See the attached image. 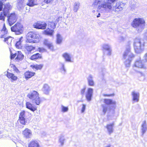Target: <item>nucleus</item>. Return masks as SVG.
<instances>
[{"mask_svg":"<svg viewBox=\"0 0 147 147\" xmlns=\"http://www.w3.org/2000/svg\"><path fill=\"white\" fill-rule=\"evenodd\" d=\"M142 135H143L146 131H147V126H146V122L144 121L142 125Z\"/></svg>","mask_w":147,"mask_h":147,"instance_id":"nucleus-31","label":"nucleus"},{"mask_svg":"<svg viewBox=\"0 0 147 147\" xmlns=\"http://www.w3.org/2000/svg\"><path fill=\"white\" fill-rule=\"evenodd\" d=\"M38 0H28L27 5L30 7H32L38 4Z\"/></svg>","mask_w":147,"mask_h":147,"instance_id":"nucleus-27","label":"nucleus"},{"mask_svg":"<svg viewBox=\"0 0 147 147\" xmlns=\"http://www.w3.org/2000/svg\"><path fill=\"white\" fill-rule=\"evenodd\" d=\"M56 23L55 22V21L49 22L48 23V26L53 29H54L56 27Z\"/></svg>","mask_w":147,"mask_h":147,"instance_id":"nucleus-42","label":"nucleus"},{"mask_svg":"<svg viewBox=\"0 0 147 147\" xmlns=\"http://www.w3.org/2000/svg\"><path fill=\"white\" fill-rule=\"evenodd\" d=\"M104 102L107 105H111L113 107H115L116 104L115 101L111 99H104Z\"/></svg>","mask_w":147,"mask_h":147,"instance_id":"nucleus-22","label":"nucleus"},{"mask_svg":"<svg viewBox=\"0 0 147 147\" xmlns=\"http://www.w3.org/2000/svg\"><path fill=\"white\" fill-rule=\"evenodd\" d=\"M23 37H21L19 39V41H17L16 44L15 45L16 47L18 49H21L22 47L21 43L22 41Z\"/></svg>","mask_w":147,"mask_h":147,"instance_id":"nucleus-36","label":"nucleus"},{"mask_svg":"<svg viewBox=\"0 0 147 147\" xmlns=\"http://www.w3.org/2000/svg\"><path fill=\"white\" fill-rule=\"evenodd\" d=\"M14 70L17 73L20 72L19 70L16 67H15Z\"/></svg>","mask_w":147,"mask_h":147,"instance_id":"nucleus-57","label":"nucleus"},{"mask_svg":"<svg viewBox=\"0 0 147 147\" xmlns=\"http://www.w3.org/2000/svg\"><path fill=\"white\" fill-rule=\"evenodd\" d=\"M69 110L68 107H65L63 105L61 106V111L63 112H67Z\"/></svg>","mask_w":147,"mask_h":147,"instance_id":"nucleus-46","label":"nucleus"},{"mask_svg":"<svg viewBox=\"0 0 147 147\" xmlns=\"http://www.w3.org/2000/svg\"><path fill=\"white\" fill-rule=\"evenodd\" d=\"M59 69L61 72L63 74H65L66 72V69L65 67L64 63H60Z\"/></svg>","mask_w":147,"mask_h":147,"instance_id":"nucleus-34","label":"nucleus"},{"mask_svg":"<svg viewBox=\"0 0 147 147\" xmlns=\"http://www.w3.org/2000/svg\"><path fill=\"white\" fill-rule=\"evenodd\" d=\"M7 16V21L10 26H11L16 21L17 17L15 13H12L8 14Z\"/></svg>","mask_w":147,"mask_h":147,"instance_id":"nucleus-10","label":"nucleus"},{"mask_svg":"<svg viewBox=\"0 0 147 147\" xmlns=\"http://www.w3.org/2000/svg\"><path fill=\"white\" fill-rule=\"evenodd\" d=\"M144 37L145 39L147 40V30L144 33Z\"/></svg>","mask_w":147,"mask_h":147,"instance_id":"nucleus-56","label":"nucleus"},{"mask_svg":"<svg viewBox=\"0 0 147 147\" xmlns=\"http://www.w3.org/2000/svg\"><path fill=\"white\" fill-rule=\"evenodd\" d=\"M139 74H140V75L141 76H144V75L143 74V73H142L140 72L139 73Z\"/></svg>","mask_w":147,"mask_h":147,"instance_id":"nucleus-61","label":"nucleus"},{"mask_svg":"<svg viewBox=\"0 0 147 147\" xmlns=\"http://www.w3.org/2000/svg\"><path fill=\"white\" fill-rule=\"evenodd\" d=\"M3 5V2L0 1V11H1L2 9Z\"/></svg>","mask_w":147,"mask_h":147,"instance_id":"nucleus-55","label":"nucleus"},{"mask_svg":"<svg viewBox=\"0 0 147 147\" xmlns=\"http://www.w3.org/2000/svg\"><path fill=\"white\" fill-rule=\"evenodd\" d=\"M16 56V57L15 58V60L18 62L24 59V55L20 51H18L14 54L11 53V59H13Z\"/></svg>","mask_w":147,"mask_h":147,"instance_id":"nucleus-8","label":"nucleus"},{"mask_svg":"<svg viewBox=\"0 0 147 147\" xmlns=\"http://www.w3.org/2000/svg\"><path fill=\"white\" fill-rule=\"evenodd\" d=\"M0 33L1 34V37L5 38L6 36V35L8 33V31L7 29L5 24L3 25L2 28L1 29Z\"/></svg>","mask_w":147,"mask_h":147,"instance_id":"nucleus-19","label":"nucleus"},{"mask_svg":"<svg viewBox=\"0 0 147 147\" xmlns=\"http://www.w3.org/2000/svg\"><path fill=\"white\" fill-rule=\"evenodd\" d=\"M95 12V10H93L92 11L93 13H94Z\"/></svg>","mask_w":147,"mask_h":147,"instance_id":"nucleus-64","label":"nucleus"},{"mask_svg":"<svg viewBox=\"0 0 147 147\" xmlns=\"http://www.w3.org/2000/svg\"><path fill=\"white\" fill-rule=\"evenodd\" d=\"M35 74V72L29 71H26L24 73V76L26 79L27 80L34 76Z\"/></svg>","mask_w":147,"mask_h":147,"instance_id":"nucleus-28","label":"nucleus"},{"mask_svg":"<svg viewBox=\"0 0 147 147\" xmlns=\"http://www.w3.org/2000/svg\"><path fill=\"white\" fill-rule=\"evenodd\" d=\"M25 112L24 111H22L20 113L19 115L18 121L20 123L23 125H26Z\"/></svg>","mask_w":147,"mask_h":147,"instance_id":"nucleus-14","label":"nucleus"},{"mask_svg":"<svg viewBox=\"0 0 147 147\" xmlns=\"http://www.w3.org/2000/svg\"><path fill=\"white\" fill-rule=\"evenodd\" d=\"M38 50L40 52H42L45 51V49L43 48H38Z\"/></svg>","mask_w":147,"mask_h":147,"instance_id":"nucleus-52","label":"nucleus"},{"mask_svg":"<svg viewBox=\"0 0 147 147\" xmlns=\"http://www.w3.org/2000/svg\"><path fill=\"white\" fill-rule=\"evenodd\" d=\"M114 115L115 113L114 111H113V113L112 115L109 114L108 116V118L109 120H113L115 119V118Z\"/></svg>","mask_w":147,"mask_h":147,"instance_id":"nucleus-47","label":"nucleus"},{"mask_svg":"<svg viewBox=\"0 0 147 147\" xmlns=\"http://www.w3.org/2000/svg\"><path fill=\"white\" fill-rule=\"evenodd\" d=\"M44 44L45 45L47 46L48 49L51 50H53V47L52 44L48 40L45 39L44 41Z\"/></svg>","mask_w":147,"mask_h":147,"instance_id":"nucleus-29","label":"nucleus"},{"mask_svg":"<svg viewBox=\"0 0 147 147\" xmlns=\"http://www.w3.org/2000/svg\"><path fill=\"white\" fill-rule=\"evenodd\" d=\"M24 0H18V7L20 9H22L25 6V4L24 3Z\"/></svg>","mask_w":147,"mask_h":147,"instance_id":"nucleus-30","label":"nucleus"},{"mask_svg":"<svg viewBox=\"0 0 147 147\" xmlns=\"http://www.w3.org/2000/svg\"><path fill=\"white\" fill-rule=\"evenodd\" d=\"M62 38L61 35L59 34L57 35L56 42L57 44H60L62 42Z\"/></svg>","mask_w":147,"mask_h":147,"instance_id":"nucleus-39","label":"nucleus"},{"mask_svg":"<svg viewBox=\"0 0 147 147\" xmlns=\"http://www.w3.org/2000/svg\"><path fill=\"white\" fill-rule=\"evenodd\" d=\"M134 57V54L130 51V47L129 46L128 47L123 55V59H126L124 62V64L126 67H130L132 59Z\"/></svg>","mask_w":147,"mask_h":147,"instance_id":"nucleus-4","label":"nucleus"},{"mask_svg":"<svg viewBox=\"0 0 147 147\" xmlns=\"http://www.w3.org/2000/svg\"><path fill=\"white\" fill-rule=\"evenodd\" d=\"M11 8V6L9 3H8L5 4L3 8V13L5 15V16H7L9 14V13Z\"/></svg>","mask_w":147,"mask_h":147,"instance_id":"nucleus-18","label":"nucleus"},{"mask_svg":"<svg viewBox=\"0 0 147 147\" xmlns=\"http://www.w3.org/2000/svg\"><path fill=\"white\" fill-rule=\"evenodd\" d=\"M95 15L96 16L97 18H98L100 16V13H98L97 15Z\"/></svg>","mask_w":147,"mask_h":147,"instance_id":"nucleus-58","label":"nucleus"},{"mask_svg":"<svg viewBox=\"0 0 147 147\" xmlns=\"http://www.w3.org/2000/svg\"><path fill=\"white\" fill-rule=\"evenodd\" d=\"M88 85L91 86H93L94 85V82L93 80V78L91 75H89L87 78Z\"/></svg>","mask_w":147,"mask_h":147,"instance_id":"nucleus-32","label":"nucleus"},{"mask_svg":"<svg viewBox=\"0 0 147 147\" xmlns=\"http://www.w3.org/2000/svg\"><path fill=\"white\" fill-rule=\"evenodd\" d=\"M27 96L33 103H35L37 105H39L40 100L39 94L37 91L34 90L31 91L28 94Z\"/></svg>","mask_w":147,"mask_h":147,"instance_id":"nucleus-5","label":"nucleus"},{"mask_svg":"<svg viewBox=\"0 0 147 147\" xmlns=\"http://www.w3.org/2000/svg\"><path fill=\"white\" fill-rule=\"evenodd\" d=\"M53 0H44V2L46 3H48L52 1Z\"/></svg>","mask_w":147,"mask_h":147,"instance_id":"nucleus-54","label":"nucleus"},{"mask_svg":"<svg viewBox=\"0 0 147 147\" xmlns=\"http://www.w3.org/2000/svg\"><path fill=\"white\" fill-rule=\"evenodd\" d=\"M102 47L104 54L109 56L111 55V50L110 45L108 44H104L102 45Z\"/></svg>","mask_w":147,"mask_h":147,"instance_id":"nucleus-11","label":"nucleus"},{"mask_svg":"<svg viewBox=\"0 0 147 147\" xmlns=\"http://www.w3.org/2000/svg\"><path fill=\"white\" fill-rule=\"evenodd\" d=\"M86 105L85 104H82V107L81 109V112L82 113H83L86 109Z\"/></svg>","mask_w":147,"mask_h":147,"instance_id":"nucleus-49","label":"nucleus"},{"mask_svg":"<svg viewBox=\"0 0 147 147\" xmlns=\"http://www.w3.org/2000/svg\"><path fill=\"white\" fill-rule=\"evenodd\" d=\"M86 88H84L81 90V93L82 95H84L85 91Z\"/></svg>","mask_w":147,"mask_h":147,"instance_id":"nucleus-50","label":"nucleus"},{"mask_svg":"<svg viewBox=\"0 0 147 147\" xmlns=\"http://www.w3.org/2000/svg\"><path fill=\"white\" fill-rule=\"evenodd\" d=\"M6 76L8 78L11 79V80L16 81L18 79L17 76L7 71L6 74Z\"/></svg>","mask_w":147,"mask_h":147,"instance_id":"nucleus-24","label":"nucleus"},{"mask_svg":"<svg viewBox=\"0 0 147 147\" xmlns=\"http://www.w3.org/2000/svg\"><path fill=\"white\" fill-rule=\"evenodd\" d=\"M6 0H1V1H3V2L4 1H5Z\"/></svg>","mask_w":147,"mask_h":147,"instance_id":"nucleus-63","label":"nucleus"},{"mask_svg":"<svg viewBox=\"0 0 147 147\" xmlns=\"http://www.w3.org/2000/svg\"><path fill=\"white\" fill-rule=\"evenodd\" d=\"M125 6V4L122 2H117L116 6L112 7V10L115 11H119L122 10Z\"/></svg>","mask_w":147,"mask_h":147,"instance_id":"nucleus-12","label":"nucleus"},{"mask_svg":"<svg viewBox=\"0 0 147 147\" xmlns=\"http://www.w3.org/2000/svg\"><path fill=\"white\" fill-rule=\"evenodd\" d=\"M65 140V139L64 136H60L59 142L60 143L61 146H62L64 144Z\"/></svg>","mask_w":147,"mask_h":147,"instance_id":"nucleus-44","label":"nucleus"},{"mask_svg":"<svg viewBox=\"0 0 147 147\" xmlns=\"http://www.w3.org/2000/svg\"><path fill=\"white\" fill-rule=\"evenodd\" d=\"M42 90L45 94H48L51 90V88L48 84H45L43 87Z\"/></svg>","mask_w":147,"mask_h":147,"instance_id":"nucleus-23","label":"nucleus"},{"mask_svg":"<svg viewBox=\"0 0 147 147\" xmlns=\"http://www.w3.org/2000/svg\"><path fill=\"white\" fill-rule=\"evenodd\" d=\"M114 125L115 123L113 122L111 123L107 124L105 126L107 129L108 134L110 135L114 131Z\"/></svg>","mask_w":147,"mask_h":147,"instance_id":"nucleus-15","label":"nucleus"},{"mask_svg":"<svg viewBox=\"0 0 147 147\" xmlns=\"http://www.w3.org/2000/svg\"><path fill=\"white\" fill-rule=\"evenodd\" d=\"M112 95V94H111V95H108V94H103V96H110Z\"/></svg>","mask_w":147,"mask_h":147,"instance_id":"nucleus-60","label":"nucleus"},{"mask_svg":"<svg viewBox=\"0 0 147 147\" xmlns=\"http://www.w3.org/2000/svg\"><path fill=\"white\" fill-rule=\"evenodd\" d=\"M145 22L144 20L141 18L134 19L131 23L132 26L136 29L138 32H141L144 29L145 27Z\"/></svg>","mask_w":147,"mask_h":147,"instance_id":"nucleus-3","label":"nucleus"},{"mask_svg":"<svg viewBox=\"0 0 147 147\" xmlns=\"http://www.w3.org/2000/svg\"><path fill=\"white\" fill-rule=\"evenodd\" d=\"M54 30H51L49 28H47L46 30L44 31V34H45L52 36L53 35Z\"/></svg>","mask_w":147,"mask_h":147,"instance_id":"nucleus-35","label":"nucleus"},{"mask_svg":"<svg viewBox=\"0 0 147 147\" xmlns=\"http://www.w3.org/2000/svg\"><path fill=\"white\" fill-rule=\"evenodd\" d=\"M39 36L38 34L33 32H29L26 35V41L29 43H36L39 41Z\"/></svg>","mask_w":147,"mask_h":147,"instance_id":"nucleus-6","label":"nucleus"},{"mask_svg":"<svg viewBox=\"0 0 147 147\" xmlns=\"http://www.w3.org/2000/svg\"><path fill=\"white\" fill-rule=\"evenodd\" d=\"M119 39L120 41H122L125 40V38L123 36H121L119 38Z\"/></svg>","mask_w":147,"mask_h":147,"instance_id":"nucleus-53","label":"nucleus"},{"mask_svg":"<svg viewBox=\"0 0 147 147\" xmlns=\"http://www.w3.org/2000/svg\"><path fill=\"white\" fill-rule=\"evenodd\" d=\"M102 112L104 115H105L107 112H108L110 110L109 107L106 105H102Z\"/></svg>","mask_w":147,"mask_h":147,"instance_id":"nucleus-37","label":"nucleus"},{"mask_svg":"<svg viewBox=\"0 0 147 147\" xmlns=\"http://www.w3.org/2000/svg\"><path fill=\"white\" fill-rule=\"evenodd\" d=\"M62 56L65 59V61L69 62H72L71 57L69 54L65 53L63 54Z\"/></svg>","mask_w":147,"mask_h":147,"instance_id":"nucleus-26","label":"nucleus"},{"mask_svg":"<svg viewBox=\"0 0 147 147\" xmlns=\"http://www.w3.org/2000/svg\"><path fill=\"white\" fill-rule=\"evenodd\" d=\"M143 59L144 61L147 62V53L144 55L143 56Z\"/></svg>","mask_w":147,"mask_h":147,"instance_id":"nucleus-51","label":"nucleus"},{"mask_svg":"<svg viewBox=\"0 0 147 147\" xmlns=\"http://www.w3.org/2000/svg\"><path fill=\"white\" fill-rule=\"evenodd\" d=\"M133 68L134 70H136V69L146 68V66L144 64L142 63V61L140 58L137 59L135 61L134 64L133 66Z\"/></svg>","mask_w":147,"mask_h":147,"instance_id":"nucleus-9","label":"nucleus"},{"mask_svg":"<svg viewBox=\"0 0 147 147\" xmlns=\"http://www.w3.org/2000/svg\"><path fill=\"white\" fill-rule=\"evenodd\" d=\"M41 56L39 53H37L32 55L30 57V59L32 60H35L41 58Z\"/></svg>","mask_w":147,"mask_h":147,"instance_id":"nucleus-38","label":"nucleus"},{"mask_svg":"<svg viewBox=\"0 0 147 147\" xmlns=\"http://www.w3.org/2000/svg\"><path fill=\"white\" fill-rule=\"evenodd\" d=\"M13 38L11 36H9L5 38L4 41L6 42L8 45L11 44Z\"/></svg>","mask_w":147,"mask_h":147,"instance_id":"nucleus-40","label":"nucleus"},{"mask_svg":"<svg viewBox=\"0 0 147 147\" xmlns=\"http://www.w3.org/2000/svg\"><path fill=\"white\" fill-rule=\"evenodd\" d=\"M47 24L45 22H39L34 24L33 26L34 28L38 29H44L46 27Z\"/></svg>","mask_w":147,"mask_h":147,"instance_id":"nucleus-13","label":"nucleus"},{"mask_svg":"<svg viewBox=\"0 0 147 147\" xmlns=\"http://www.w3.org/2000/svg\"><path fill=\"white\" fill-rule=\"evenodd\" d=\"M145 42L144 40L139 38H136L134 43V47L135 52L137 53H142L144 50Z\"/></svg>","mask_w":147,"mask_h":147,"instance_id":"nucleus-1","label":"nucleus"},{"mask_svg":"<svg viewBox=\"0 0 147 147\" xmlns=\"http://www.w3.org/2000/svg\"><path fill=\"white\" fill-rule=\"evenodd\" d=\"M43 66V65L42 64H40L39 65H33L32 67L36 69L37 70H38L41 69L42 68Z\"/></svg>","mask_w":147,"mask_h":147,"instance_id":"nucleus-45","label":"nucleus"},{"mask_svg":"<svg viewBox=\"0 0 147 147\" xmlns=\"http://www.w3.org/2000/svg\"><path fill=\"white\" fill-rule=\"evenodd\" d=\"M131 8H133L134 9L136 7V6L135 5H134L133 6L131 5Z\"/></svg>","mask_w":147,"mask_h":147,"instance_id":"nucleus-59","label":"nucleus"},{"mask_svg":"<svg viewBox=\"0 0 147 147\" xmlns=\"http://www.w3.org/2000/svg\"><path fill=\"white\" fill-rule=\"evenodd\" d=\"M28 147H41L37 140H32L28 144Z\"/></svg>","mask_w":147,"mask_h":147,"instance_id":"nucleus-21","label":"nucleus"},{"mask_svg":"<svg viewBox=\"0 0 147 147\" xmlns=\"http://www.w3.org/2000/svg\"><path fill=\"white\" fill-rule=\"evenodd\" d=\"M107 1H106L107 3H108L111 6V8L109 10H107V12H110L112 10V7L111 5V4L117 1L118 0H107Z\"/></svg>","mask_w":147,"mask_h":147,"instance_id":"nucleus-41","label":"nucleus"},{"mask_svg":"<svg viewBox=\"0 0 147 147\" xmlns=\"http://www.w3.org/2000/svg\"><path fill=\"white\" fill-rule=\"evenodd\" d=\"M24 137L26 138H30L32 135L31 131L28 128H26L22 132Z\"/></svg>","mask_w":147,"mask_h":147,"instance_id":"nucleus-17","label":"nucleus"},{"mask_svg":"<svg viewBox=\"0 0 147 147\" xmlns=\"http://www.w3.org/2000/svg\"><path fill=\"white\" fill-rule=\"evenodd\" d=\"M111 145L110 144H109L106 147H111Z\"/></svg>","mask_w":147,"mask_h":147,"instance_id":"nucleus-62","label":"nucleus"},{"mask_svg":"<svg viewBox=\"0 0 147 147\" xmlns=\"http://www.w3.org/2000/svg\"><path fill=\"white\" fill-rule=\"evenodd\" d=\"M26 107L30 110L31 111L34 112L37 109V108L36 107L33 106L29 102H27L26 103Z\"/></svg>","mask_w":147,"mask_h":147,"instance_id":"nucleus-25","label":"nucleus"},{"mask_svg":"<svg viewBox=\"0 0 147 147\" xmlns=\"http://www.w3.org/2000/svg\"><path fill=\"white\" fill-rule=\"evenodd\" d=\"M5 16L2 12H1L0 13V20H1L3 21H4L5 16Z\"/></svg>","mask_w":147,"mask_h":147,"instance_id":"nucleus-48","label":"nucleus"},{"mask_svg":"<svg viewBox=\"0 0 147 147\" xmlns=\"http://www.w3.org/2000/svg\"><path fill=\"white\" fill-rule=\"evenodd\" d=\"M131 94L133 101L138 102L139 100V93L138 92L133 91L132 92Z\"/></svg>","mask_w":147,"mask_h":147,"instance_id":"nucleus-20","label":"nucleus"},{"mask_svg":"<svg viewBox=\"0 0 147 147\" xmlns=\"http://www.w3.org/2000/svg\"><path fill=\"white\" fill-rule=\"evenodd\" d=\"M80 3L78 2H75L73 5V10L75 12H76L80 8Z\"/></svg>","mask_w":147,"mask_h":147,"instance_id":"nucleus-33","label":"nucleus"},{"mask_svg":"<svg viewBox=\"0 0 147 147\" xmlns=\"http://www.w3.org/2000/svg\"><path fill=\"white\" fill-rule=\"evenodd\" d=\"M93 92V89L91 88H88L87 90L86 97L87 100L88 101H90L91 100Z\"/></svg>","mask_w":147,"mask_h":147,"instance_id":"nucleus-16","label":"nucleus"},{"mask_svg":"<svg viewBox=\"0 0 147 147\" xmlns=\"http://www.w3.org/2000/svg\"><path fill=\"white\" fill-rule=\"evenodd\" d=\"M98 5V8L100 11L107 12V10H109L111 8L110 5L104 0H94L93 6L96 7Z\"/></svg>","mask_w":147,"mask_h":147,"instance_id":"nucleus-2","label":"nucleus"},{"mask_svg":"<svg viewBox=\"0 0 147 147\" xmlns=\"http://www.w3.org/2000/svg\"><path fill=\"white\" fill-rule=\"evenodd\" d=\"M22 28L23 26L21 24L17 23L11 27V31L14 32L16 34H20L22 32Z\"/></svg>","mask_w":147,"mask_h":147,"instance_id":"nucleus-7","label":"nucleus"},{"mask_svg":"<svg viewBox=\"0 0 147 147\" xmlns=\"http://www.w3.org/2000/svg\"><path fill=\"white\" fill-rule=\"evenodd\" d=\"M25 49L28 53L32 51L35 49V47L32 46H26L25 47Z\"/></svg>","mask_w":147,"mask_h":147,"instance_id":"nucleus-43","label":"nucleus"}]
</instances>
